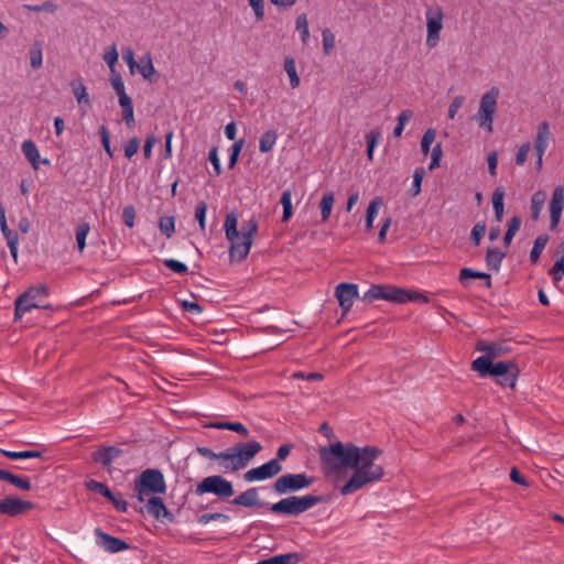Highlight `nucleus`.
<instances>
[{
    "instance_id": "63",
    "label": "nucleus",
    "mask_w": 564,
    "mask_h": 564,
    "mask_svg": "<svg viewBox=\"0 0 564 564\" xmlns=\"http://www.w3.org/2000/svg\"><path fill=\"white\" fill-rule=\"evenodd\" d=\"M26 9L33 12H54L56 10V4L51 1H45L41 4L26 6Z\"/></svg>"
},
{
    "instance_id": "19",
    "label": "nucleus",
    "mask_w": 564,
    "mask_h": 564,
    "mask_svg": "<svg viewBox=\"0 0 564 564\" xmlns=\"http://www.w3.org/2000/svg\"><path fill=\"white\" fill-rule=\"evenodd\" d=\"M147 511L155 519H166L169 522H173V514L166 509L162 498L152 496L148 499Z\"/></svg>"
},
{
    "instance_id": "61",
    "label": "nucleus",
    "mask_w": 564,
    "mask_h": 564,
    "mask_svg": "<svg viewBox=\"0 0 564 564\" xmlns=\"http://www.w3.org/2000/svg\"><path fill=\"white\" fill-rule=\"evenodd\" d=\"M441 158H442V147L441 144H436L433 149H432V153H431V163L429 165V170H434L435 167L440 166V161H441Z\"/></svg>"
},
{
    "instance_id": "26",
    "label": "nucleus",
    "mask_w": 564,
    "mask_h": 564,
    "mask_svg": "<svg viewBox=\"0 0 564 564\" xmlns=\"http://www.w3.org/2000/svg\"><path fill=\"white\" fill-rule=\"evenodd\" d=\"M383 200L381 197L373 198L368 205L366 213V230L370 231L373 228V220L382 206Z\"/></svg>"
},
{
    "instance_id": "29",
    "label": "nucleus",
    "mask_w": 564,
    "mask_h": 564,
    "mask_svg": "<svg viewBox=\"0 0 564 564\" xmlns=\"http://www.w3.org/2000/svg\"><path fill=\"white\" fill-rule=\"evenodd\" d=\"M503 197H505V191L502 187H497L492 194V206L495 210V216L497 221H501L503 217Z\"/></svg>"
},
{
    "instance_id": "1",
    "label": "nucleus",
    "mask_w": 564,
    "mask_h": 564,
    "mask_svg": "<svg viewBox=\"0 0 564 564\" xmlns=\"http://www.w3.org/2000/svg\"><path fill=\"white\" fill-rule=\"evenodd\" d=\"M318 453L323 467L328 471L352 470L350 478L339 488L343 496L380 481L384 476L383 467L376 463L382 454L377 446L359 447L351 442L338 441L322 447Z\"/></svg>"
},
{
    "instance_id": "10",
    "label": "nucleus",
    "mask_w": 564,
    "mask_h": 564,
    "mask_svg": "<svg viewBox=\"0 0 564 564\" xmlns=\"http://www.w3.org/2000/svg\"><path fill=\"white\" fill-rule=\"evenodd\" d=\"M314 482V478L306 474H284L273 484V490L278 495H285L308 488Z\"/></svg>"
},
{
    "instance_id": "64",
    "label": "nucleus",
    "mask_w": 564,
    "mask_h": 564,
    "mask_svg": "<svg viewBox=\"0 0 564 564\" xmlns=\"http://www.w3.org/2000/svg\"><path fill=\"white\" fill-rule=\"evenodd\" d=\"M464 101H465V97L464 96H456L453 99V101L451 102L449 108H448V118L449 119H454L455 118L457 111L463 106Z\"/></svg>"
},
{
    "instance_id": "16",
    "label": "nucleus",
    "mask_w": 564,
    "mask_h": 564,
    "mask_svg": "<svg viewBox=\"0 0 564 564\" xmlns=\"http://www.w3.org/2000/svg\"><path fill=\"white\" fill-rule=\"evenodd\" d=\"M564 208V188L556 186L550 202V229H556Z\"/></svg>"
},
{
    "instance_id": "5",
    "label": "nucleus",
    "mask_w": 564,
    "mask_h": 564,
    "mask_svg": "<svg viewBox=\"0 0 564 564\" xmlns=\"http://www.w3.org/2000/svg\"><path fill=\"white\" fill-rule=\"evenodd\" d=\"M324 501V496H289L273 503L269 510L274 514L296 517Z\"/></svg>"
},
{
    "instance_id": "3",
    "label": "nucleus",
    "mask_w": 564,
    "mask_h": 564,
    "mask_svg": "<svg viewBox=\"0 0 564 564\" xmlns=\"http://www.w3.org/2000/svg\"><path fill=\"white\" fill-rule=\"evenodd\" d=\"M238 218L235 213L226 216L224 228L226 238L231 242L229 254L231 260L242 261L249 253L253 236L258 230V221L253 218L245 221L237 229Z\"/></svg>"
},
{
    "instance_id": "41",
    "label": "nucleus",
    "mask_w": 564,
    "mask_h": 564,
    "mask_svg": "<svg viewBox=\"0 0 564 564\" xmlns=\"http://www.w3.org/2000/svg\"><path fill=\"white\" fill-rule=\"evenodd\" d=\"M291 198H292L291 189H285L282 193V196H281V199H280V203H281V205L283 207L282 221H288L292 217V203H291Z\"/></svg>"
},
{
    "instance_id": "36",
    "label": "nucleus",
    "mask_w": 564,
    "mask_h": 564,
    "mask_svg": "<svg viewBox=\"0 0 564 564\" xmlns=\"http://www.w3.org/2000/svg\"><path fill=\"white\" fill-rule=\"evenodd\" d=\"M521 226V218L519 216H513L510 221L508 223V228L503 237V242L506 246H509L520 229Z\"/></svg>"
},
{
    "instance_id": "37",
    "label": "nucleus",
    "mask_w": 564,
    "mask_h": 564,
    "mask_svg": "<svg viewBox=\"0 0 564 564\" xmlns=\"http://www.w3.org/2000/svg\"><path fill=\"white\" fill-rule=\"evenodd\" d=\"M296 30L300 32L303 44H306L310 39V30L306 14H300L295 21Z\"/></svg>"
},
{
    "instance_id": "50",
    "label": "nucleus",
    "mask_w": 564,
    "mask_h": 564,
    "mask_svg": "<svg viewBox=\"0 0 564 564\" xmlns=\"http://www.w3.org/2000/svg\"><path fill=\"white\" fill-rule=\"evenodd\" d=\"M436 137L435 130L427 129L425 133L423 134L422 141H421V151L424 155H426L430 152V147L434 142Z\"/></svg>"
},
{
    "instance_id": "14",
    "label": "nucleus",
    "mask_w": 564,
    "mask_h": 564,
    "mask_svg": "<svg viewBox=\"0 0 564 564\" xmlns=\"http://www.w3.org/2000/svg\"><path fill=\"white\" fill-rule=\"evenodd\" d=\"M335 295L344 316L351 308L354 300L358 297V288L352 283H340L336 286Z\"/></svg>"
},
{
    "instance_id": "60",
    "label": "nucleus",
    "mask_w": 564,
    "mask_h": 564,
    "mask_svg": "<svg viewBox=\"0 0 564 564\" xmlns=\"http://www.w3.org/2000/svg\"><path fill=\"white\" fill-rule=\"evenodd\" d=\"M134 218H135V210H134L133 206H131V205L126 206L122 212L123 223L129 228H132L134 226Z\"/></svg>"
},
{
    "instance_id": "59",
    "label": "nucleus",
    "mask_w": 564,
    "mask_h": 564,
    "mask_svg": "<svg viewBox=\"0 0 564 564\" xmlns=\"http://www.w3.org/2000/svg\"><path fill=\"white\" fill-rule=\"evenodd\" d=\"M139 147H140V141L138 138H131L126 147H124V155L126 158L128 159H131L139 150Z\"/></svg>"
},
{
    "instance_id": "8",
    "label": "nucleus",
    "mask_w": 564,
    "mask_h": 564,
    "mask_svg": "<svg viewBox=\"0 0 564 564\" xmlns=\"http://www.w3.org/2000/svg\"><path fill=\"white\" fill-rule=\"evenodd\" d=\"M498 97L499 89L497 87H492L489 91L484 94L479 101L478 112L474 117L478 126L486 129L489 133L494 130L492 123L498 107Z\"/></svg>"
},
{
    "instance_id": "21",
    "label": "nucleus",
    "mask_w": 564,
    "mask_h": 564,
    "mask_svg": "<svg viewBox=\"0 0 564 564\" xmlns=\"http://www.w3.org/2000/svg\"><path fill=\"white\" fill-rule=\"evenodd\" d=\"M122 451L116 446L104 447L93 454V459L96 463L101 464L104 467L110 466L113 459L119 457Z\"/></svg>"
},
{
    "instance_id": "4",
    "label": "nucleus",
    "mask_w": 564,
    "mask_h": 564,
    "mask_svg": "<svg viewBox=\"0 0 564 564\" xmlns=\"http://www.w3.org/2000/svg\"><path fill=\"white\" fill-rule=\"evenodd\" d=\"M471 370L479 373L480 377L494 376L502 377L500 384L514 388L519 376V368L513 361H499L492 364L488 357H478L471 362Z\"/></svg>"
},
{
    "instance_id": "13",
    "label": "nucleus",
    "mask_w": 564,
    "mask_h": 564,
    "mask_svg": "<svg viewBox=\"0 0 564 564\" xmlns=\"http://www.w3.org/2000/svg\"><path fill=\"white\" fill-rule=\"evenodd\" d=\"M282 470V465L276 460H269L268 463L249 469L245 473L243 478L246 481L264 480L274 477Z\"/></svg>"
},
{
    "instance_id": "57",
    "label": "nucleus",
    "mask_w": 564,
    "mask_h": 564,
    "mask_svg": "<svg viewBox=\"0 0 564 564\" xmlns=\"http://www.w3.org/2000/svg\"><path fill=\"white\" fill-rule=\"evenodd\" d=\"M248 2L254 12L256 20L262 21L264 19V0H248Z\"/></svg>"
},
{
    "instance_id": "40",
    "label": "nucleus",
    "mask_w": 564,
    "mask_h": 564,
    "mask_svg": "<svg viewBox=\"0 0 564 564\" xmlns=\"http://www.w3.org/2000/svg\"><path fill=\"white\" fill-rule=\"evenodd\" d=\"M85 485H86V488L88 490H90V491L98 492V494H100L101 496H104L107 499H111L112 498V492L102 482H99V481H97L95 479H90V480L86 481Z\"/></svg>"
},
{
    "instance_id": "45",
    "label": "nucleus",
    "mask_w": 564,
    "mask_h": 564,
    "mask_svg": "<svg viewBox=\"0 0 564 564\" xmlns=\"http://www.w3.org/2000/svg\"><path fill=\"white\" fill-rule=\"evenodd\" d=\"M323 50L325 55H329L335 46V35L329 29H324L322 32Z\"/></svg>"
},
{
    "instance_id": "62",
    "label": "nucleus",
    "mask_w": 564,
    "mask_h": 564,
    "mask_svg": "<svg viewBox=\"0 0 564 564\" xmlns=\"http://www.w3.org/2000/svg\"><path fill=\"white\" fill-rule=\"evenodd\" d=\"M99 135H100L101 143H102V147H104L105 151L111 158L112 156V151H111V148H110L109 132H108V129L106 128V126H101L99 128Z\"/></svg>"
},
{
    "instance_id": "17",
    "label": "nucleus",
    "mask_w": 564,
    "mask_h": 564,
    "mask_svg": "<svg viewBox=\"0 0 564 564\" xmlns=\"http://www.w3.org/2000/svg\"><path fill=\"white\" fill-rule=\"evenodd\" d=\"M95 535L97 538L98 545L104 547L107 552L117 553L129 549L128 543L108 533H105L99 528L95 529Z\"/></svg>"
},
{
    "instance_id": "33",
    "label": "nucleus",
    "mask_w": 564,
    "mask_h": 564,
    "mask_svg": "<svg viewBox=\"0 0 564 564\" xmlns=\"http://www.w3.org/2000/svg\"><path fill=\"white\" fill-rule=\"evenodd\" d=\"M334 200H335V197H334L333 192H327L323 195V197L319 202V209H321V215H322L323 221H326L329 218L332 208L334 205Z\"/></svg>"
},
{
    "instance_id": "47",
    "label": "nucleus",
    "mask_w": 564,
    "mask_h": 564,
    "mask_svg": "<svg viewBox=\"0 0 564 564\" xmlns=\"http://www.w3.org/2000/svg\"><path fill=\"white\" fill-rule=\"evenodd\" d=\"M379 138H380V132L378 130H371L366 135L367 156L369 160H372V158H373V149L377 145Z\"/></svg>"
},
{
    "instance_id": "2",
    "label": "nucleus",
    "mask_w": 564,
    "mask_h": 564,
    "mask_svg": "<svg viewBox=\"0 0 564 564\" xmlns=\"http://www.w3.org/2000/svg\"><path fill=\"white\" fill-rule=\"evenodd\" d=\"M261 449L262 445L259 442L250 441L237 443L220 453H215L207 447H197L196 452L205 458L220 460L226 471H238L246 468Z\"/></svg>"
},
{
    "instance_id": "31",
    "label": "nucleus",
    "mask_w": 564,
    "mask_h": 564,
    "mask_svg": "<svg viewBox=\"0 0 564 564\" xmlns=\"http://www.w3.org/2000/svg\"><path fill=\"white\" fill-rule=\"evenodd\" d=\"M284 70L286 72L290 78V85L292 88H297L300 86V77L296 72V64L293 57H286L284 59Z\"/></svg>"
},
{
    "instance_id": "28",
    "label": "nucleus",
    "mask_w": 564,
    "mask_h": 564,
    "mask_svg": "<svg viewBox=\"0 0 564 564\" xmlns=\"http://www.w3.org/2000/svg\"><path fill=\"white\" fill-rule=\"evenodd\" d=\"M72 91L79 105L90 106V99L87 94L85 85L80 80H72L70 82Z\"/></svg>"
},
{
    "instance_id": "11",
    "label": "nucleus",
    "mask_w": 564,
    "mask_h": 564,
    "mask_svg": "<svg viewBox=\"0 0 564 564\" xmlns=\"http://www.w3.org/2000/svg\"><path fill=\"white\" fill-rule=\"evenodd\" d=\"M426 45L434 48L440 42V33L443 29V10L440 6L431 7L426 10Z\"/></svg>"
},
{
    "instance_id": "9",
    "label": "nucleus",
    "mask_w": 564,
    "mask_h": 564,
    "mask_svg": "<svg viewBox=\"0 0 564 564\" xmlns=\"http://www.w3.org/2000/svg\"><path fill=\"white\" fill-rule=\"evenodd\" d=\"M234 492L232 484L220 475L205 477L195 488V494L197 496L213 494L220 499H227L231 497Z\"/></svg>"
},
{
    "instance_id": "58",
    "label": "nucleus",
    "mask_w": 564,
    "mask_h": 564,
    "mask_svg": "<svg viewBox=\"0 0 564 564\" xmlns=\"http://www.w3.org/2000/svg\"><path fill=\"white\" fill-rule=\"evenodd\" d=\"M163 263L166 268L174 271L175 273L183 274L187 272V267L183 262H180L177 260L165 259Z\"/></svg>"
},
{
    "instance_id": "20",
    "label": "nucleus",
    "mask_w": 564,
    "mask_h": 564,
    "mask_svg": "<svg viewBox=\"0 0 564 564\" xmlns=\"http://www.w3.org/2000/svg\"><path fill=\"white\" fill-rule=\"evenodd\" d=\"M551 139V130L550 123L547 121H542L536 129V135L534 139L533 149L534 152H544L549 147V142Z\"/></svg>"
},
{
    "instance_id": "44",
    "label": "nucleus",
    "mask_w": 564,
    "mask_h": 564,
    "mask_svg": "<svg viewBox=\"0 0 564 564\" xmlns=\"http://www.w3.org/2000/svg\"><path fill=\"white\" fill-rule=\"evenodd\" d=\"M412 116H413V113L411 110H403L399 115L397 126L394 127V130H393V135L395 138H400L402 135L404 126L412 118Z\"/></svg>"
},
{
    "instance_id": "7",
    "label": "nucleus",
    "mask_w": 564,
    "mask_h": 564,
    "mask_svg": "<svg viewBox=\"0 0 564 564\" xmlns=\"http://www.w3.org/2000/svg\"><path fill=\"white\" fill-rule=\"evenodd\" d=\"M48 295V290L44 284L29 288L15 300V317L20 318L32 308L50 310V304H44L43 300Z\"/></svg>"
},
{
    "instance_id": "12",
    "label": "nucleus",
    "mask_w": 564,
    "mask_h": 564,
    "mask_svg": "<svg viewBox=\"0 0 564 564\" xmlns=\"http://www.w3.org/2000/svg\"><path fill=\"white\" fill-rule=\"evenodd\" d=\"M403 289L392 285H372L364 295L362 300L372 302L375 300H388L391 302L402 301Z\"/></svg>"
},
{
    "instance_id": "56",
    "label": "nucleus",
    "mask_w": 564,
    "mask_h": 564,
    "mask_svg": "<svg viewBox=\"0 0 564 564\" xmlns=\"http://www.w3.org/2000/svg\"><path fill=\"white\" fill-rule=\"evenodd\" d=\"M530 149H531L530 142H524L519 147L517 155H516V163L518 165H520V166L524 165V163L527 162V158H528V153L530 152Z\"/></svg>"
},
{
    "instance_id": "53",
    "label": "nucleus",
    "mask_w": 564,
    "mask_h": 564,
    "mask_svg": "<svg viewBox=\"0 0 564 564\" xmlns=\"http://www.w3.org/2000/svg\"><path fill=\"white\" fill-rule=\"evenodd\" d=\"M110 82L119 98H121L122 96H127L124 90V84L120 74L116 72L111 73Z\"/></svg>"
},
{
    "instance_id": "25",
    "label": "nucleus",
    "mask_w": 564,
    "mask_h": 564,
    "mask_svg": "<svg viewBox=\"0 0 564 564\" xmlns=\"http://www.w3.org/2000/svg\"><path fill=\"white\" fill-rule=\"evenodd\" d=\"M506 254L496 247H489L486 253L487 267L492 271H499L501 262Z\"/></svg>"
},
{
    "instance_id": "38",
    "label": "nucleus",
    "mask_w": 564,
    "mask_h": 564,
    "mask_svg": "<svg viewBox=\"0 0 564 564\" xmlns=\"http://www.w3.org/2000/svg\"><path fill=\"white\" fill-rule=\"evenodd\" d=\"M90 227L88 223H82L76 227V241L79 252H83L86 246V238L89 234Z\"/></svg>"
},
{
    "instance_id": "27",
    "label": "nucleus",
    "mask_w": 564,
    "mask_h": 564,
    "mask_svg": "<svg viewBox=\"0 0 564 564\" xmlns=\"http://www.w3.org/2000/svg\"><path fill=\"white\" fill-rule=\"evenodd\" d=\"M119 105L122 108V120L126 122L128 127H133L134 116L131 98L128 95L122 96L121 98H119Z\"/></svg>"
},
{
    "instance_id": "46",
    "label": "nucleus",
    "mask_w": 564,
    "mask_h": 564,
    "mask_svg": "<svg viewBox=\"0 0 564 564\" xmlns=\"http://www.w3.org/2000/svg\"><path fill=\"white\" fill-rule=\"evenodd\" d=\"M118 51L116 47V44H112L109 46L106 52L104 53V61L109 66L111 73H115V65L118 62Z\"/></svg>"
},
{
    "instance_id": "51",
    "label": "nucleus",
    "mask_w": 564,
    "mask_h": 564,
    "mask_svg": "<svg viewBox=\"0 0 564 564\" xmlns=\"http://www.w3.org/2000/svg\"><path fill=\"white\" fill-rule=\"evenodd\" d=\"M486 224L484 221L477 223L470 232V239L471 241L478 246L480 243L481 238L484 237L486 232Z\"/></svg>"
},
{
    "instance_id": "34",
    "label": "nucleus",
    "mask_w": 564,
    "mask_h": 564,
    "mask_svg": "<svg viewBox=\"0 0 564 564\" xmlns=\"http://www.w3.org/2000/svg\"><path fill=\"white\" fill-rule=\"evenodd\" d=\"M278 139V134L274 130H269L262 134L259 142V149L261 152L265 153L272 150L275 141Z\"/></svg>"
},
{
    "instance_id": "39",
    "label": "nucleus",
    "mask_w": 564,
    "mask_h": 564,
    "mask_svg": "<svg viewBox=\"0 0 564 564\" xmlns=\"http://www.w3.org/2000/svg\"><path fill=\"white\" fill-rule=\"evenodd\" d=\"M144 59L145 63H143L142 65H138L137 67L144 79L152 82V76L155 74V68L153 66L151 55L147 54ZM141 62H143V58L141 59Z\"/></svg>"
},
{
    "instance_id": "52",
    "label": "nucleus",
    "mask_w": 564,
    "mask_h": 564,
    "mask_svg": "<svg viewBox=\"0 0 564 564\" xmlns=\"http://www.w3.org/2000/svg\"><path fill=\"white\" fill-rule=\"evenodd\" d=\"M207 212V205L205 202H198L195 207V218L199 224V228L202 231L205 230V217Z\"/></svg>"
},
{
    "instance_id": "54",
    "label": "nucleus",
    "mask_w": 564,
    "mask_h": 564,
    "mask_svg": "<svg viewBox=\"0 0 564 564\" xmlns=\"http://www.w3.org/2000/svg\"><path fill=\"white\" fill-rule=\"evenodd\" d=\"M550 274L554 282H560L564 275V257L557 260L553 268L550 270Z\"/></svg>"
},
{
    "instance_id": "48",
    "label": "nucleus",
    "mask_w": 564,
    "mask_h": 564,
    "mask_svg": "<svg viewBox=\"0 0 564 564\" xmlns=\"http://www.w3.org/2000/svg\"><path fill=\"white\" fill-rule=\"evenodd\" d=\"M159 228L163 235L170 238L174 232V218L173 217H161L159 220Z\"/></svg>"
},
{
    "instance_id": "24",
    "label": "nucleus",
    "mask_w": 564,
    "mask_h": 564,
    "mask_svg": "<svg viewBox=\"0 0 564 564\" xmlns=\"http://www.w3.org/2000/svg\"><path fill=\"white\" fill-rule=\"evenodd\" d=\"M21 148L24 156L31 163L33 169L37 170L40 164V153L35 143L32 140H25Z\"/></svg>"
},
{
    "instance_id": "30",
    "label": "nucleus",
    "mask_w": 564,
    "mask_h": 564,
    "mask_svg": "<svg viewBox=\"0 0 564 564\" xmlns=\"http://www.w3.org/2000/svg\"><path fill=\"white\" fill-rule=\"evenodd\" d=\"M546 199V194L542 191L534 193L531 197V217L536 220L540 217Z\"/></svg>"
},
{
    "instance_id": "23",
    "label": "nucleus",
    "mask_w": 564,
    "mask_h": 564,
    "mask_svg": "<svg viewBox=\"0 0 564 564\" xmlns=\"http://www.w3.org/2000/svg\"><path fill=\"white\" fill-rule=\"evenodd\" d=\"M0 480L7 481L23 491H29L32 488L30 479L28 477H21L1 468Z\"/></svg>"
},
{
    "instance_id": "6",
    "label": "nucleus",
    "mask_w": 564,
    "mask_h": 564,
    "mask_svg": "<svg viewBox=\"0 0 564 564\" xmlns=\"http://www.w3.org/2000/svg\"><path fill=\"white\" fill-rule=\"evenodd\" d=\"M135 497L140 502L145 501L150 494H165L166 484L161 470L148 468L134 480Z\"/></svg>"
},
{
    "instance_id": "35",
    "label": "nucleus",
    "mask_w": 564,
    "mask_h": 564,
    "mask_svg": "<svg viewBox=\"0 0 564 564\" xmlns=\"http://www.w3.org/2000/svg\"><path fill=\"white\" fill-rule=\"evenodd\" d=\"M0 453L10 459H24V458H37L42 456V453L39 451H23V452H12L7 449H0Z\"/></svg>"
},
{
    "instance_id": "32",
    "label": "nucleus",
    "mask_w": 564,
    "mask_h": 564,
    "mask_svg": "<svg viewBox=\"0 0 564 564\" xmlns=\"http://www.w3.org/2000/svg\"><path fill=\"white\" fill-rule=\"evenodd\" d=\"M549 239L550 238L547 235H540L534 240L533 248L531 249V252H530V261L532 263H536L539 261V258H540L541 253L543 252L545 246L547 245Z\"/></svg>"
},
{
    "instance_id": "55",
    "label": "nucleus",
    "mask_w": 564,
    "mask_h": 564,
    "mask_svg": "<svg viewBox=\"0 0 564 564\" xmlns=\"http://www.w3.org/2000/svg\"><path fill=\"white\" fill-rule=\"evenodd\" d=\"M212 520H220V521L227 522V521H229V516L220 513V512L204 513V514L199 516L198 523L207 524Z\"/></svg>"
},
{
    "instance_id": "42",
    "label": "nucleus",
    "mask_w": 564,
    "mask_h": 564,
    "mask_svg": "<svg viewBox=\"0 0 564 564\" xmlns=\"http://www.w3.org/2000/svg\"><path fill=\"white\" fill-rule=\"evenodd\" d=\"M42 44L40 42H35L30 48V65L33 68H40L42 66Z\"/></svg>"
},
{
    "instance_id": "15",
    "label": "nucleus",
    "mask_w": 564,
    "mask_h": 564,
    "mask_svg": "<svg viewBox=\"0 0 564 564\" xmlns=\"http://www.w3.org/2000/svg\"><path fill=\"white\" fill-rule=\"evenodd\" d=\"M33 507L34 505L30 501L9 496L0 500V514L17 517L31 510Z\"/></svg>"
},
{
    "instance_id": "43",
    "label": "nucleus",
    "mask_w": 564,
    "mask_h": 564,
    "mask_svg": "<svg viewBox=\"0 0 564 564\" xmlns=\"http://www.w3.org/2000/svg\"><path fill=\"white\" fill-rule=\"evenodd\" d=\"M424 175H425V170L423 167H416L414 170L412 188L410 191L412 197H415L420 194Z\"/></svg>"
},
{
    "instance_id": "18",
    "label": "nucleus",
    "mask_w": 564,
    "mask_h": 564,
    "mask_svg": "<svg viewBox=\"0 0 564 564\" xmlns=\"http://www.w3.org/2000/svg\"><path fill=\"white\" fill-rule=\"evenodd\" d=\"M476 350L486 354L484 357H488L491 360L494 358L508 354L510 351V347L506 341L487 343L485 340H479L476 344Z\"/></svg>"
},
{
    "instance_id": "22",
    "label": "nucleus",
    "mask_w": 564,
    "mask_h": 564,
    "mask_svg": "<svg viewBox=\"0 0 564 564\" xmlns=\"http://www.w3.org/2000/svg\"><path fill=\"white\" fill-rule=\"evenodd\" d=\"M232 503L236 506H242L247 508L263 505L259 499L257 488H249L246 491L241 492L232 500Z\"/></svg>"
},
{
    "instance_id": "49",
    "label": "nucleus",
    "mask_w": 564,
    "mask_h": 564,
    "mask_svg": "<svg viewBox=\"0 0 564 564\" xmlns=\"http://www.w3.org/2000/svg\"><path fill=\"white\" fill-rule=\"evenodd\" d=\"M0 229H1V232L3 234L6 240L10 239L11 237L18 236V234L15 231L9 229V227L7 225L6 209H4V206L2 203H0Z\"/></svg>"
}]
</instances>
